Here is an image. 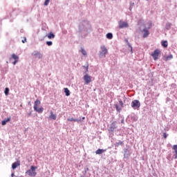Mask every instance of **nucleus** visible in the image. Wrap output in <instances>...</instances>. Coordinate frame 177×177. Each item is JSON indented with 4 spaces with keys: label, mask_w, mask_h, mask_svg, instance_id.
Returning a JSON list of instances; mask_svg holds the SVG:
<instances>
[{
    "label": "nucleus",
    "mask_w": 177,
    "mask_h": 177,
    "mask_svg": "<svg viewBox=\"0 0 177 177\" xmlns=\"http://www.w3.org/2000/svg\"><path fill=\"white\" fill-rule=\"evenodd\" d=\"M37 167L31 166L30 169L28 171H26V175H28V176H37Z\"/></svg>",
    "instance_id": "f257e3e1"
},
{
    "label": "nucleus",
    "mask_w": 177,
    "mask_h": 177,
    "mask_svg": "<svg viewBox=\"0 0 177 177\" xmlns=\"http://www.w3.org/2000/svg\"><path fill=\"white\" fill-rule=\"evenodd\" d=\"M39 104H41V101H39V100H37L35 102L33 109H34L35 111H37V113H42V111H44V108H39L38 109V106H39Z\"/></svg>",
    "instance_id": "f03ea898"
},
{
    "label": "nucleus",
    "mask_w": 177,
    "mask_h": 177,
    "mask_svg": "<svg viewBox=\"0 0 177 177\" xmlns=\"http://www.w3.org/2000/svg\"><path fill=\"white\" fill-rule=\"evenodd\" d=\"M101 50L100 51L99 56L100 57H105L106 55H107L108 50L106 46H102L100 47Z\"/></svg>",
    "instance_id": "7ed1b4c3"
},
{
    "label": "nucleus",
    "mask_w": 177,
    "mask_h": 177,
    "mask_svg": "<svg viewBox=\"0 0 177 177\" xmlns=\"http://www.w3.org/2000/svg\"><path fill=\"white\" fill-rule=\"evenodd\" d=\"M161 55V51L158 49H156L153 53H151V56L153 58V60H158V56Z\"/></svg>",
    "instance_id": "20e7f679"
},
{
    "label": "nucleus",
    "mask_w": 177,
    "mask_h": 177,
    "mask_svg": "<svg viewBox=\"0 0 177 177\" xmlns=\"http://www.w3.org/2000/svg\"><path fill=\"white\" fill-rule=\"evenodd\" d=\"M83 80L85 82V85H88L92 82V77L88 74H86L84 76Z\"/></svg>",
    "instance_id": "39448f33"
},
{
    "label": "nucleus",
    "mask_w": 177,
    "mask_h": 177,
    "mask_svg": "<svg viewBox=\"0 0 177 177\" xmlns=\"http://www.w3.org/2000/svg\"><path fill=\"white\" fill-rule=\"evenodd\" d=\"M131 107L135 110H136V109H139V107H140V102L138 100H134L131 102Z\"/></svg>",
    "instance_id": "423d86ee"
},
{
    "label": "nucleus",
    "mask_w": 177,
    "mask_h": 177,
    "mask_svg": "<svg viewBox=\"0 0 177 177\" xmlns=\"http://www.w3.org/2000/svg\"><path fill=\"white\" fill-rule=\"evenodd\" d=\"M128 27H129L128 23L122 21H119V28H127Z\"/></svg>",
    "instance_id": "0eeeda50"
},
{
    "label": "nucleus",
    "mask_w": 177,
    "mask_h": 177,
    "mask_svg": "<svg viewBox=\"0 0 177 177\" xmlns=\"http://www.w3.org/2000/svg\"><path fill=\"white\" fill-rule=\"evenodd\" d=\"M12 59L15 60L13 64L15 66L16 63L19 62V56H17L16 54H12V57H10V60H12Z\"/></svg>",
    "instance_id": "6e6552de"
},
{
    "label": "nucleus",
    "mask_w": 177,
    "mask_h": 177,
    "mask_svg": "<svg viewBox=\"0 0 177 177\" xmlns=\"http://www.w3.org/2000/svg\"><path fill=\"white\" fill-rule=\"evenodd\" d=\"M172 150L174 151L173 152L174 153V155L173 156V158H174V160H176V158H177V145H173Z\"/></svg>",
    "instance_id": "1a4fd4ad"
},
{
    "label": "nucleus",
    "mask_w": 177,
    "mask_h": 177,
    "mask_svg": "<svg viewBox=\"0 0 177 177\" xmlns=\"http://www.w3.org/2000/svg\"><path fill=\"white\" fill-rule=\"evenodd\" d=\"M67 121H68L69 122H82V120L81 119H75L74 118H68Z\"/></svg>",
    "instance_id": "9d476101"
},
{
    "label": "nucleus",
    "mask_w": 177,
    "mask_h": 177,
    "mask_svg": "<svg viewBox=\"0 0 177 177\" xmlns=\"http://www.w3.org/2000/svg\"><path fill=\"white\" fill-rule=\"evenodd\" d=\"M32 55L37 57V59H42V54H41V53H39L38 51H34L32 53Z\"/></svg>",
    "instance_id": "9b49d317"
},
{
    "label": "nucleus",
    "mask_w": 177,
    "mask_h": 177,
    "mask_svg": "<svg viewBox=\"0 0 177 177\" xmlns=\"http://www.w3.org/2000/svg\"><path fill=\"white\" fill-rule=\"evenodd\" d=\"M142 31L144 32L143 38H147V37H149V35L150 34L149 32V30H147V29L145 28Z\"/></svg>",
    "instance_id": "f8f14e48"
},
{
    "label": "nucleus",
    "mask_w": 177,
    "mask_h": 177,
    "mask_svg": "<svg viewBox=\"0 0 177 177\" xmlns=\"http://www.w3.org/2000/svg\"><path fill=\"white\" fill-rule=\"evenodd\" d=\"M19 166H20V162H15L12 163V169H16V168L18 167Z\"/></svg>",
    "instance_id": "ddd939ff"
},
{
    "label": "nucleus",
    "mask_w": 177,
    "mask_h": 177,
    "mask_svg": "<svg viewBox=\"0 0 177 177\" xmlns=\"http://www.w3.org/2000/svg\"><path fill=\"white\" fill-rule=\"evenodd\" d=\"M115 128H117V127H115V122H113L111 124V127H109L110 131H111V132H114V129H115Z\"/></svg>",
    "instance_id": "4468645a"
},
{
    "label": "nucleus",
    "mask_w": 177,
    "mask_h": 177,
    "mask_svg": "<svg viewBox=\"0 0 177 177\" xmlns=\"http://www.w3.org/2000/svg\"><path fill=\"white\" fill-rule=\"evenodd\" d=\"M10 120H11V118H10V117H8L7 119H5L4 120H3V121L1 122V125H6V123H7V122H9V121H10Z\"/></svg>",
    "instance_id": "2eb2a0df"
},
{
    "label": "nucleus",
    "mask_w": 177,
    "mask_h": 177,
    "mask_svg": "<svg viewBox=\"0 0 177 177\" xmlns=\"http://www.w3.org/2000/svg\"><path fill=\"white\" fill-rule=\"evenodd\" d=\"M104 151H106V149H98L95 151V154H103V153H104Z\"/></svg>",
    "instance_id": "dca6fc26"
},
{
    "label": "nucleus",
    "mask_w": 177,
    "mask_h": 177,
    "mask_svg": "<svg viewBox=\"0 0 177 177\" xmlns=\"http://www.w3.org/2000/svg\"><path fill=\"white\" fill-rule=\"evenodd\" d=\"M161 45L163 48H168V41H161Z\"/></svg>",
    "instance_id": "f3484780"
},
{
    "label": "nucleus",
    "mask_w": 177,
    "mask_h": 177,
    "mask_svg": "<svg viewBox=\"0 0 177 177\" xmlns=\"http://www.w3.org/2000/svg\"><path fill=\"white\" fill-rule=\"evenodd\" d=\"M49 118H50L51 120H56L57 116L55 114L53 113V111H50V115L49 116Z\"/></svg>",
    "instance_id": "a211bd4d"
},
{
    "label": "nucleus",
    "mask_w": 177,
    "mask_h": 177,
    "mask_svg": "<svg viewBox=\"0 0 177 177\" xmlns=\"http://www.w3.org/2000/svg\"><path fill=\"white\" fill-rule=\"evenodd\" d=\"M64 93H66V96H70V90L68 88H64Z\"/></svg>",
    "instance_id": "6ab92c4d"
},
{
    "label": "nucleus",
    "mask_w": 177,
    "mask_h": 177,
    "mask_svg": "<svg viewBox=\"0 0 177 177\" xmlns=\"http://www.w3.org/2000/svg\"><path fill=\"white\" fill-rule=\"evenodd\" d=\"M48 39H52V38H55V34L53 32H50L49 35H48Z\"/></svg>",
    "instance_id": "aec40b11"
},
{
    "label": "nucleus",
    "mask_w": 177,
    "mask_h": 177,
    "mask_svg": "<svg viewBox=\"0 0 177 177\" xmlns=\"http://www.w3.org/2000/svg\"><path fill=\"white\" fill-rule=\"evenodd\" d=\"M173 57H174L172 56V55H169L165 58V62H168V60H171V59H172Z\"/></svg>",
    "instance_id": "412c9836"
},
{
    "label": "nucleus",
    "mask_w": 177,
    "mask_h": 177,
    "mask_svg": "<svg viewBox=\"0 0 177 177\" xmlns=\"http://www.w3.org/2000/svg\"><path fill=\"white\" fill-rule=\"evenodd\" d=\"M124 145V142L122 141H120L119 142H115V147H118V146H122Z\"/></svg>",
    "instance_id": "4be33fe9"
},
{
    "label": "nucleus",
    "mask_w": 177,
    "mask_h": 177,
    "mask_svg": "<svg viewBox=\"0 0 177 177\" xmlns=\"http://www.w3.org/2000/svg\"><path fill=\"white\" fill-rule=\"evenodd\" d=\"M106 38H108V39H113V34L112 33H108L106 35Z\"/></svg>",
    "instance_id": "5701e85b"
},
{
    "label": "nucleus",
    "mask_w": 177,
    "mask_h": 177,
    "mask_svg": "<svg viewBox=\"0 0 177 177\" xmlns=\"http://www.w3.org/2000/svg\"><path fill=\"white\" fill-rule=\"evenodd\" d=\"M4 93L6 96H8V95H9V88H5Z\"/></svg>",
    "instance_id": "b1692460"
},
{
    "label": "nucleus",
    "mask_w": 177,
    "mask_h": 177,
    "mask_svg": "<svg viewBox=\"0 0 177 177\" xmlns=\"http://www.w3.org/2000/svg\"><path fill=\"white\" fill-rule=\"evenodd\" d=\"M81 52L84 56H86V51L84 48H81Z\"/></svg>",
    "instance_id": "393cba45"
},
{
    "label": "nucleus",
    "mask_w": 177,
    "mask_h": 177,
    "mask_svg": "<svg viewBox=\"0 0 177 177\" xmlns=\"http://www.w3.org/2000/svg\"><path fill=\"white\" fill-rule=\"evenodd\" d=\"M49 2H50V0H45L44 6H48V5H49Z\"/></svg>",
    "instance_id": "a878e982"
},
{
    "label": "nucleus",
    "mask_w": 177,
    "mask_h": 177,
    "mask_svg": "<svg viewBox=\"0 0 177 177\" xmlns=\"http://www.w3.org/2000/svg\"><path fill=\"white\" fill-rule=\"evenodd\" d=\"M126 42H127V45L129 48H131V51L132 53V46H131V44H129V42L128 41V39L126 40Z\"/></svg>",
    "instance_id": "bb28decb"
},
{
    "label": "nucleus",
    "mask_w": 177,
    "mask_h": 177,
    "mask_svg": "<svg viewBox=\"0 0 177 177\" xmlns=\"http://www.w3.org/2000/svg\"><path fill=\"white\" fill-rule=\"evenodd\" d=\"M115 107L117 110V111H121V109L118 106V104H115Z\"/></svg>",
    "instance_id": "cd10ccee"
},
{
    "label": "nucleus",
    "mask_w": 177,
    "mask_h": 177,
    "mask_svg": "<svg viewBox=\"0 0 177 177\" xmlns=\"http://www.w3.org/2000/svg\"><path fill=\"white\" fill-rule=\"evenodd\" d=\"M53 42L52 41H46V44L48 46H52L53 45Z\"/></svg>",
    "instance_id": "c85d7f7f"
},
{
    "label": "nucleus",
    "mask_w": 177,
    "mask_h": 177,
    "mask_svg": "<svg viewBox=\"0 0 177 177\" xmlns=\"http://www.w3.org/2000/svg\"><path fill=\"white\" fill-rule=\"evenodd\" d=\"M119 103H120L121 107H124V102H122V100H119Z\"/></svg>",
    "instance_id": "c756f323"
},
{
    "label": "nucleus",
    "mask_w": 177,
    "mask_h": 177,
    "mask_svg": "<svg viewBox=\"0 0 177 177\" xmlns=\"http://www.w3.org/2000/svg\"><path fill=\"white\" fill-rule=\"evenodd\" d=\"M21 42H22L23 44H26V42H27V39L25 37L24 39H23V40L21 41Z\"/></svg>",
    "instance_id": "7c9ffc66"
},
{
    "label": "nucleus",
    "mask_w": 177,
    "mask_h": 177,
    "mask_svg": "<svg viewBox=\"0 0 177 177\" xmlns=\"http://www.w3.org/2000/svg\"><path fill=\"white\" fill-rule=\"evenodd\" d=\"M163 137L165 138V139H167V133H163Z\"/></svg>",
    "instance_id": "2f4dec72"
},
{
    "label": "nucleus",
    "mask_w": 177,
    "mask_h": 177,
    "mask_svg": "<svg viewBox=\"0 0 177 177\" xmlns=\"http://www.w3.org/2000/svg\"><path fill=\"white\" fill-rule=\"evenodd\" d=\"M11 176L12 177L15 176V173H12Z\"/></svg>",
    "instance_id": "473e14b6"
},
{
    "label": "nucleus",
    "mask_w": 177,
    "mask_h": 177,
    "mask_svg": "<svg viewBox=\"0 0 177 177\" xmlns=\"http://www.w3.org/2000/svg\"><path fill=\"white\" fill-rule=\"evenodd\" d=\"M82 120H85V117H83V118H82Z\"/></svg>",
    "instance_id": "72a5a7b5"
},
{
    "label": "nucleus",
    "mask_w": 177,
    "mask_h": 177,
    "mask_svg": "<svg viewBox=\"0 0 177 177\" xmlns=\"http://www.w3.org/2000/svg\"><path fill=\"white\" fill-rule=\"evenodd\" d=\"M86 71H88V67H86Z\"/></svg>",
    "instance_id": "f704fd0d"
}]
</instances>
